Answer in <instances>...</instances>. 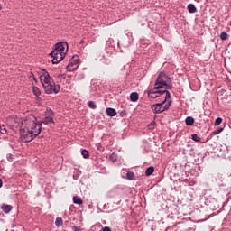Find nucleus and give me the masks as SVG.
<instances>
[{
	"instance_id": "nucleus-1",
	"label": "nucleus",
	"mask_w": 231,
	"mask_h": 231,
	"mask_svg": "<svg viewBox=\"0 0 231 231\" xmlns=\"http://www.w3.org/2000/svg\"><path fill=\"white\" fill-rule=\"evenodd\" d=\"M24 127L20 131V138L22 142H32L33 138H37L42 131V122L37 120L36 117H28L22 121Z\"/></svg>"
},
{
	"instance_id": "nucleus-2",
	"label": "nucleus",
	"mask_w": 231,
	"mask_h": 231,
	"mask_svg": "<svg viewBox=\"0 0 231 231\" xmlns=\"http://www.w3.org/2000/svg\"><path fill=\"white\" fill-rule=\"evenodd\" d=\"M42 73L40 75L41 84L43 87V89L47 95H51L54 93L57 95L60 91V86L56 85L50 73L46 69H42Z\"/></svg>"
},
{
	"instance_id": "nucleus-3",
	"label": "nucleus",
	"mask_w": 231,
	"mask_h": 231,
	"mask_svg": "<svg viewBox=\"0 0 231 231\" xmlns=\"http://www.w3.org/2000/svg\"><path fill=\"white\" fill-rule=\"evenodd\" d=\"M66 53H68V42H60L56 43L53 51L50 53L52 57V64L61 62V60H64V57H66Z\"/></svg>"
},
{
	"instance_id": "nucleus-4",
	"label": "nucleus",
	"mask_w": 231,
	"mask_h": 231,
	"mask_svg": "<svg viewBox=\"0 0 231 231\" xmlns=\"http://www.w3.org/2000/svg\"><path fill=\"white\" fill-rule=\"evenodd\" d=\"M169 84H171V78L165 73L161 72L155 81L154 89H163V91H167V89H171L172 88V86Z\"/></svg>"
},
{
	"instance_id": "nucleus-5",
	"label": "nucleus",
	"mask_w": 231,
	"mask_h": 231,
	"mask_svg": "<svg viewBox=\"0 0 231 231\" xmlns=\"http://www.w3.org/2000/svg\"><path fill=\"white\" fill-rule=\"evenodd\" d=\"M168 98L169 97H164V100L162 103H157L155 105H152V110L153 111V113L160 114V113H163V111H167V109L171 107V104L172 102V101H168V103L165 104Z\"/></svg>"
},
{
	"instance_id": "nucleus-6",
	"label": "nucleus",
	"mask_w": 231,
	"mask_h": 231,
	"mask_svg": "<svg viewBox=\"0 0 231 231\" xmlns=\"http://www.w3.org/2000/svg\"><path fill=\"white\" fill-rule=\"evenodd\" d=\"M162 95H165L166 98H171V92L168 90H160V89H153L148 91V97L150 98H158V97H162Z\"/></svg>"
},
{
	"instance_id": "nucleus-7",
	"label": "nucleus",
	"mask_w": 231,
	"mask_h": 231,
	"mask_svg": "<svg viewBox=\"0 0 231 231\" xmlns=\"http://www.w3.org/2000/svg\"><path fill=\"white\" fill-rule=\"evenodd\" d=\"M79 60L80 58H79V55H74L67 66V71H75V69H78L80 65L79 63Z\"/></svg>"
},
{
	"instance_id": "nucleus-8",
	"label": "nucleus",
	"mask_w": 231,
	"mask_h": 231,
	"mask_svg": "<svg viewBox=\"0 0 231 231\" xmlns=\"http://www.w3.org/2000/svg\"><path fill=\"white\" fill-rule=\"evenodd\" d=\"M54 114L51 109H47L45 112V117L43 118L42 124H45V125H48V124H54L53 121Z\"/></svg>"
},
{
	"instance_id": "nucleus-9",
	"label": "nucleus",
	"mask_w": 231,
	"mask_h": 231,
	"mask_svg": "<svg viewBox=\"0 0 231 231\" xmlns=\"http://www.w3.org/2000/svg\"><path fill=\"white\" fill-rule=\"evenodd\" d=\"M21 119L15 116H10L6 120V124L9 127H19V124H21Z\"/></svg>"
},
{
	"instance_id": "nucleus-10",
	"label": "nucleus",
	"mask_w": 231,
	"mask_h": 231,
	"mask_svg": "<svg viewBox=\"0 0 231 231\" xmlns=\"http://www.w3.org/2000/svg\"><path fill=\"white\" fill-rule=\"evenodd\" d=\"M1 208H2V210H3V212L5 213V214H10V212H12V206L11 205H8V204H3L2 206H1Z\"/></svg>"
},
{
	"instance_id": "nucleus-11",
	"label": "nucleus",
	"mask_w": 231,
	"mask_h": 231,
	"mask_svg": "<svg viewBox=\"0 0 231 231\" xmlns=\"http://www.w3.org/2000/svg\"><path fill=\"white\" fill-rule=\"evenodd\" d=\"M108 116H116V109L108 107L106 110Z\"/></svg>"
},
{
	"instance_id": "nucleus-12",
	"label": "nucleus",
	"mask_w": 231,
	"mask_h": 231,
	"mask_svg": "<svg viewBox=\"0 0 231 231\" xmlns=\"http://www.w3.org/2000/svg\"><path fill=\"white\" fill-rule=\"evenodd\" d=\"M188 11L189 12V14H196V12H198V9H196V5H194L193 4H189Z\"/></svg>"
},
{
	"instance_id": "nucleus-13",
	"label": "nucleus",
	"mask_w": 231,
	"mask_h": 231,
	"mask_svg": "<svg viewBox=\"0 0 231 231\" xmlns=\"http://www.w3.org/2000/svg\"><path fill=\"white\" fill-rule=\"evenodd\" d=\"M138 98H139L138 93L133 92L130 94L131 102H138Z\"/></svg>"
},
{
	"instance_id": "nucleus-14",
	"label": "nucleus",
	"mask_w": 231,
	"mask_h": 231,
	"mask_svg": "<svg viewBox=\"0 0 231 231\" xmlns=\"http://www.w3.org/2000/svg\"><path fill=\"white\" fill-rule=\"evenodd\" d=\"M154 173V167L150 166L145 171V176H152Z\"/></svg>"
},
{
	"instance_id": "nucleus-15",
	"label": "nucleus",
	"mask_w": 231,
	"mask_h": 231,
	"mask_svg": "<svg viewBox=\"0 0 231 231\" xmlns=\"http://www.w3.org/2000/svg\"><path fill=\"white\" fill-rule=\"evenodd\" d=\"M185 122L186 125H194V118L192 116H188Z\"/></svg>"
},
{
	"instance_id": "nucleus-16",
	"label": "nucleus",
	"mask_w": 231,
	"mask_h": 231,
	"mask_svg": "<svg viewBox=\"0 0 231 231\" xmlns=\"http://www.w3.org/2000/svg\"><path fill=\"white\" fill-rule=\"evenodd\" d=\"M73 203H75V205H82V199L75 196L73 197Z\"/></svg>"
},
{
	"instance_id": "nucleus-17",
	"label": "nucleus",
	"mask_w": 231,
	"mask_h": 231,
	"mask_svg": "<svg viewBox=\"0 0 231 231\" xmlns=\"http://www.w3.org/2000/svg\"><path fill=\"white\" fill-rule=\"evenodd\" d=\"M32 91H33L35 97H37V98H39V97L41 96V90L39 89V88L33 87Z\"/></svg>"
},
{
	"instance_id": "nucleus-18",
	"label": "nucleus",
	"mask_w": 231,
	"mask_h": 231,
	"mask_svg": "<svg viewBox=\"0 0 231 231\" xmlns=\"http://www.w3.org/2000/svg\"><path fill=\"white\" fill-rule=\"evenodd\" d=\"M220 39L221 41H226L228 39V34L226 32H221Z\"/></svg>"
},
{
	"instance_id": "nucleus-19",
	"label": "nucleus",
	"mask_w": 231,
	"mask_h": 231,
	"mask_svg": "<svg viewBox=\"0 0 231 231\" xmlns=\"http://www.w3.org/2000/svg\"><path fill=\"white\" fill-rule=\"evenodd\" d=\"M126 180H134V172H127L126 173Z\"/></svg>"
},
{
	"instance_id": "nucleus-20",
	"label": "nucleus",
	"mask_w": 231,
	"mask_h": 231,
	"mask_svg": "<svg viewBox=\"0 0 231 231\" xmlns=\"http://www.w3.org/2000/svg\"><path fill=\"white\" fill-rule=\"evenodd\" d=\"M55 225L58 227L62 226V219L60 217H57L55 221Z\"/></svg>"
},
{
	"instance_id": "nucleus-21",
	"label": "nucleus",
	"mask_w": 231,
	"mask_h": 231,
	"mask_svg": "<svg viewBox=\"0 0 231 231\" xmlns=\"http://www.w3.org/2000/svg\"><path fill=\"white\" fill-rule=\"evenodd\" d=\"M81 154L83 158H89V152H88V150H82Z\"/></svg>"
},
{
	"instance_id": "nucleus-22",
	"label": "nucleus",
	"mask_w": 231,
	"mask_h": 231,
	"mask_svg": "<svg viewBox=\"0 0 231 231\" xmlns=\"http://www.w3.org/2000/svg\"><path fill=\"white\" fill-rule=\"evenodd\" d=\"M191 136H192V140L194 142H200L201 141V138L199 136H198V134H193Z\"/></svg>"
},
{
	"instance_id": "nucleus-23",
	"label": "nucleus",
	"mask_w": 231,
	"mask_h": 231,
	"mask_svg": "<svg viewBox=\"0 0 231 231\" xmlns=\"http://www.w3.org/2000/svg\"><path fill=\"white\" fill-rule=\"evenodd\" d=\"M223 122V119L221 117H217L215 120L214 125H221V123Z\"/></svg>"
},
{
	"instance_id": "nucleus-24",
	"label": "nucleus",
	"mask_w": 231,
	"mask_h": 231,
	"mask_svg": "<svg viewBox=\"0 0 231 231\" xmlns=\"http://www.w3.org/2000/svg\"><path fill=\"white\" fill-rule=\"evenodd\" d=\"M220 133H223V128H218L212 132V134L216 136L217 134H219Z\"/></svg>"
},
{
	"instance_id": "nucleus-25",
	"label": "nucleus",
	"mask_w": 231,
	"mask_h": 231,
	"mask_svg": "<svg viewBox=\"0 0 231 231\" xmlns=\"http://www.w3.org/2000/svg\"><path fill=\"white\" fill-rule=\"evenodd\" d=\"M88 107H90V109H95L97 107V105L95 104V102L89 101Z\"/></svg>"
},
{
	"instance_id": "nucleus-26",
	"label": "nucleus",
	"mask_w": 231,
	"mask_h": 231,
	"mask_svg": "<svg viewBox=\"0 0 231 231\" xmlns=\"http://www.w3.org/2000/svg\"><path fill=\"white\" fill-rule=\"evenodd\" d=\"M117 158H118V156H116V153H112V154L110 155V160H111V162H116Z\"/></svg>"
},
{
	"instance_id": "nucleus-27",
	"label": "nucleus",
	"mask_w": 231,
	"mask_h": 231,
	"mask_svg": "<svg viewBox=\"0 0 231 231\" xmlns=\"http://www.w3.org/2000/svg\"><path fill=\"white\" fill-rule=\"evenodd\" d=\"M0 133L1 134H5L6 133V128H5V125H0Z\"/></svg>"
},
{
	"instance_id": "nucleus-28",
	"label": "nucleus",
	"mask_w": 231,
	"mask_h": 231,
	"mask_svg": "<svg viewBox=\"0 0 231 231\" xmlns=\"http://www.w3.org/2000/svg\"><path fill=\"white\" fill-rule=\"evenodd\" d=\"M103 231H111V228L109 226H105L103 228Z\"/></svg>"
},
{
	"instance_id": "nucleus-29",
	"label": "nucleus",
	"mask_w": 231,
	"mask_h": 231,
	"mask_svg": "<svg viewBox=\"0 0 231 231\" xmlns=\"http://www.w3.org/2000/svg\"><path fill=\"white\" fill-rule=\"evenodd\" d=\"M30 77H32L33 80L35 81V83L37 84V79H35V76L33 75V73H31V76Z\"/></svg>"
},
{
	"instance_id": "nucleus-30",
	"label": "nucleus",
	"mask_w": 231,
	"mask_h": 231,
	"mask_svg": "<svg viewBox=\"0 0 231 231\" xmlns=\"http://www.w3.org/2000/svg\"><path fill=\"white\" fill-rule=\"evenodd\" d=\"M72 230H73V231H80V229H79V227H77V226H72Z\"/></svg>"
},
{
	"instance_id": "nucleus-31",
	"label": "nucleus",
	"mask_w": 231,
	"mask_h": 231,
	"mask_svg": "<svg viewBox=\"0 0 231 231\" xmlns=\"http://www.w3.org/2000/svg\"><path fill=\"white\" fill-rule=\"evenodd\" d=\"M3 187V180L0 179V189Z\"/></svg>"
},
{
	"instance_id": "nucleus-32",
	"label": "nucleus",
	"mask_w": 231,
	"mask_h": 231,
	"mask_svg": "<svg viewBox=\"0 0 231 231\" xmlns=\"http://www.w3.org/2000/svg\"><path fill=\"white\" fill-rule=\"evenodd\" d=\"M148 127H149V129H152V124L149 125Z\"/></svg>"
},
{
	"instance_id": "nucleus-33",
	"label": "nucleus",
	"mask_w": 231,
	"mask_h": 231,
	"mask_svg": "<svg viewBox=\"0 0 231 231\" xmlns=\"http://www.w3.org/2000/svg\"><path fill=\"white\" fill-rule=\"evenodd\" d=\"M2 8H3V5H1V4H0V10H2Z\"/></svg>"
}]
</instances>
